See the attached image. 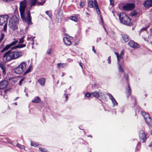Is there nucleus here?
I'll use <instances>...</instances> for the list:
<instances>
[{
	"label": "nucleus",
	"mask_w": 152,
	"mask_h": 152,
	"mask_svg": "<svg viewBox=\"0 0 152 152\" xmlns=\"http://www.w3.org/2000/svg\"><path fill=\"white\" fill-rule=\"evenodd\" d=\"M26 4L27 1L26 0L21 2L20 3L19 10L20 16L23 21L29 26L32 25L33 23L31 22V17L30 11H28L27 13H24Z\"/></svg>",
	"instance_id": "f257e3e1"
},
{
	"label": "nucleus",
	"mask_w": 152,
	"mask_h": 152,
	"mask_svg": "<svg viewBox=\"0 0 152 152\" xmlns=\"http://www.w3.org/2000/svg\"><path fill=\"white\" fill-rule=\"evenodd\" d=\"M22 53L17 50L14 51L9 50L3 56V57L5 58L6 60L9 61L18 58L21 56Z\"/></svg>",
	"instance_id": "f03ea898"
},
{
	"label": "nucleus",
	"mask_w": 152,
	"mask_h": 152,
	"mask_svg": "<svg viewBox=\"0 0 152 152\" xmlns=\"http://www.w3.org/2000/svg\"><path fill=\"white\" fill-rule=\"evenodd\" d=\"M121 22L127 26H130L131 24V19L124 13L121 12L118 15Z\"/></svg>",
	"instance_id": "7ed1b4c3"
},
{
	"label": "nucleus",
	"mask_w": 152,
	"mask_h": 152,
	"mask_svg": "<svg viewBox=\"0 0 152 152\" xmlns=\"http://www.w3.org/2000/svg\"><path fill=\"white\" fill-rule=\"evenodd\" d=\"M19 20L15 16L10 18L9 21L8 26L12 30H14L18 28L17 24L18 23Z\"/></svg>",
	"instance_id": "20e7f679"
},
{
	"label": "nucleus",
	"mask_w": 152,
	"mask_h": 152,
	"mask_svg": "<svg viewBox=\"0 0 152 152\" xmlns=\"http://www.w3.org/2000/svg\"><path fill=\"white\" fill-rule=\"evenodd\" d=\"M26 63L25 62H22L19 65L14 69L15 73L19 74L23 72L26 68Z\"/></svg>",
	"instance_id": "39448f33"
},
{
	"label": "nucleus",
	"mask_w": 152,
	"mask_h": 152,
	"mask_svg": "<svg viewBox=\"0 0 152 152\" xmlns=\"http://www.w3.org/2000/svg\"><path fill=\"white\" fill-rule=\"evenodd\" d=\"M134 4L133 3H127L123 6L122 9L126 11H129L134 8Z\"/></svg>",
	"instance_id": "423d86ee"
},
{
	"label": "nucleus",
	"mask_w": 152,
	"mask_h": 152,
	"mask_svg": "<svg viewBox=\"0 0 152 152\" xmlns=\"http://www.w3.org/2000/svg\"><path fill=\"white\" fill-rule=\"evenodd\" d=\"M139 137L140 140L142 142H145L146 140V137L144 132L142 130L140 131L139 133Z\"/></svg>",
	"instance_id": "0eeeda50"
},
{
	"label": "nucleus",
	"mask_w": 152,
	"mask_h": 152,
	"mask_svg": "<svg viewBox=\"0 0 152 152\" xmlns=\"http://www.w3.org/2000/svg\"><path fill=\"white\" fill-rule=\"evenodd\" d=\"M9 17L7 15L0 16V26H1L6 23H7Z\"/></svg>",
	"instance_id": "6e6552de"
},
{
	"label": "nucleus",
	"mask_w": 152,
	"mask_h": 152,
	"mask_svg": "<svg viewBox=\"0 0 152 152\" xmlns=\"http://www.w3.org/2000/svg\"><path fill=\"white\" fill-rule=\"evenodd\" d=\"M17 42V41H15L12 42L11 44L6 45L5 47L3 48L2 50L1 51V52H3L4 51L7 50L11 47L15 45Z\"/></svg>",
	"instance_id": "1a4fd4ad"
},
{
	"label": "nucleus",
	"mask_w": 152,
	"mask_h": 152,
	"mask_svg": "<svg viewBox=\"0 0 152 152\" xmlns=\"http://www.w3.org/2000/svg\"><path fill=\"white\" fill-rule=\"evenodd\" d=\"M8 85V81L4 80L0 82V89H4L6 88Z\"/></svg>",
	"instance_id": "9d476101"
},
{
	"label": "nucleus",
	"mask_w": 152,
	"mask_h": 152,
	"mask_svg": "<svg viewBox=\"0 0 152 152\" xmlns=\"http://www.w3.org/2000/svg\"><path fill=\"white\" fill-rule=\"evenodd\" d=\"M128 45L132 48H137L139 47V45L135 43L133 41H130L128 43Z\"/></svg>",
	"instance_id": "9b49d317"
},
{
	"label": "nucleus",
	"mask_w": 152,
	"mask_h": 152,
	"mask_svg": "<svg viewBox=\"0 0 152 152\" xmlns=\"http://www.w3.org/2000/svg\"><path fill=\"white\" fill-rule=\"evenodd\" d=\"M143 5L145 8L152 7V0H147L143 3Z\"/></svg>",
	"instance_id": "f8f14e48"
},
{
	"label": "nucleus",
	"mask_w": 152,
	"mask_h": 152,
	"mask_svg": "<svg viewBox=\"0 0 152 152\" xmlns=\"http://www.w3.org/2000/svg\"><path fill=\"white\" fill-rule=\"evenodd\" d=\"M94 6L97 13L98 14H99L100 13V12L96 0H94Z\"/></svg>",
	"instance_id": "ddd939ff"
},
{
	"label": "nucleus",
	"mask_w": 152,
	"mask_h": 152,
	"mask_svg": "<svg viewBox=\"0 0 152 152\" xmlns=\"http://www.w3.org/2000/svg\"><path fill=\"white\" fill-rule=\"evenodd\" d=\"M114 53L116 56L118 64L120 63L121 60L123 58L124 56L119 55L118 53L116 52H114Z\"/></svg>",
	"instance_id": "4468645a"
},
{
	"label": "nucleus",
	"mask_w": 152,
	"mask_h": 152,
	"mask_svg": "<svg viewBox=\"0 0 152 152\" xmlns=\"http://www.w3.org/2000/svg\"><path fill=\"white\" fill-rule=\"evenodd\" d=\"M64 42L67 45H70L71 44V42L70 39L67 37H64L63 39Z\"/></svg>",
	"instance_id": "2eb2a0df"
},
{
	"label": "nucleus",
	"mask_w": 152,
	"mask_h": 152,
	"mask_svg": "<svg viewBox=\"0 0 152 152\" xmlns=\"http://www.w3.org/2000/svg\"><path fill=\"white\" fill-rule=\"evenodd\" d=\"M45 79L44 78H40L38 80V82L42 86H43L45 85Z\"/></svg>",
	"instance_id": "dca6fc26"
},
{
	"label": "nucleus",
	"mask_w": 152,
	"mask_h": 152,
	"mask_svg": "<svg viewBox=\"0 0 152 152\" xmlns=\"http://www.w3.org/2000/svg\"><path fill=\"white\" fill-rule=\"evenodd\" d=\"M63 11L61 10H59L57 15V18L61 20L62 17Z\"/></svg>",
	"instance_id": "f3484780"
},
{
	"label": "nucleus",
	"mask_w": 152,
	"mask_h": 152,
	"mask_svg": "<svg viewBox=\"0 0 152 152\" xmlns=\"http://www.w3.org/2000/svg\"><path fill=\"white\" fill-rule=\"evenodd\" d=\"M41 101V99L40 97L38 96H36L35 97L34 99L32 101L33 103H38Z\"/></svg>",
	"instance_id": "a211bd4d"
},
{
	"label": "nucleus",
	"mask_w": 152,
	"mask_h": 152,
	"mask_svg": "<svg viewBox=\"0 0 152 152\" xmlns=\"http://www.w3.org/2000/svg\"><path fill=\"white\" fill-rule=\"evenodd\" d=\"M142 115L143 116L145 120V121L146 119H148L150 117L149 116L148 113H147L145 112H142L141 113Z\"/></svg>",
	"instance_id": "6ab92c4d"
},
{
	"label": "nucleus",
	"mask_w": 152,
	"mask_h": 152,
	"mask_svg": "<svg viewBox=\"0 0 152 152\" xmlns=\"http://www.w3.org/2000/svg\"><path fill=\"white\" fill-rule=\"evenodd\" d=\"M145 121L149 126L152 127V120L151 119L150 117L146 119Z\"/></svg>",
	"instance_id": "aec40b11"
},
{
	"label": "nucleus",
	"mask_w": 152,
	"mask_h": 152,
	"mask_svg": "<svg viewBox=\"0 0 152 152\" xmlns=\"http://www.w3.org/2000/svg\"><path fill=\"white\" fill-rule=\"evenodd\" d=\"M37 0H30L29 5L30 7L34 6L37 2Z\"/></svg>",
	"instance_id": "412c9836"
},
{
	"label": "nucleus",
	"mask_w": 152,
	"mask_h": 152,
	"mask_svg": "<svg viewBox=\"0 0 152 152\" xmlns=\"http://www.w3.org/2000/svg\"><path fill=\"white\" fill-rule=\"evenodd\" d=\"M88 6L90 8L94 7V1L92 0H88L87 1Z\"/></svg>",
	"instance_id": "4be33fe9"
},
{
	"label": "nucleus",
	"mask_w": 152,
	"mask_h": 152,
	"mask_svg": "<svg viewBox=\"0 0 152 152\" xmlns=\"http://www.w3.org/2000/svg\"><path fill=\"white\" fill-rule=\"evenodd\" d=\"M119 67H118V71L120 72H124V69L121 64L120 63L118 64Z\"/></svg>",
	"instance_id": "5701e85b"
},
{
	"label": "nucleus",
	"mask_w": 152,
	"mask_h": 152,
	"mask_svg": "<svg viewBox=\"0 0 152 152\" xmlns=\"http://www.w3.org/2000/svg\"><path fill=\"white\" fill-rule=\"evenodd\" d=\"M57 66L58 68H61L66 67V64L64 63H58L57 64Z\"/></svg>",
	"instance_id": "b1692460"
},
{
	"label": "nucleus",
	"mask_w": 152,
	"mask_h": 152,
	"mask_svg": "<svg viewBox=\"0 0 152 152\" xmlns=\"http://www.w3.org/2000/svg\"><path fill=\"white\" fill-rule=\"evenodd\" d=\"M122 37L123 39L125 42H127L129 41V37L127 35L123 34L122 36Z\"/></svg>",
	"instance_id": "393cba45"
},
{
	"label": "nucleus",
	"mask_w": 152,
	"mask_h": 152,
	"mask_svg": "<svg viewBox=\"0 0 152 152\" xmlns=\"http://www.w3.org/2000/svg\"><path fill=\"white\" fill-rule=\"evenodd\" d=\"M77 17L74 16H71L70 17V19L74 21L77 22V17H78L79 16V15L77 14L76 15Z\"/></svg>",
	"instance_id": "a878e982"
},
{
	"label": "nucleus",
	"mask_w": 152,
	"mask_h": 152,
	"mask_svg": "<svg viewBox=\"0 0 152 152\" xmlns=\"http://www.w3.org/2000/svg\"><path fill=\"white\" fill-rule=\"evenodd\" d=\"M92 94L96 98L98 97L99 96V94L97 91H95L92 93Z\"/></svg>",
	"instance_id": "bb28decb"
},
{
	"label": "nucleus",
	"mask_w": 152,
	"mask_h": 152,
	"mask_svg": "<svg viewBox=\"0 0 152 152\" xmlns=\"http://www.w3.org/2000/svg\"><path fill=\"white\" fill-rule=\"evenodd\" d=\"M127 95H128V96L129 97L131 93V90L129 87V85H128V87L127 88Z\"/></svg>",
	"instance_id": "cd10ccee"
},
{
	"label": "nucleus",
	"mask_w": 152,
	"mask_h": 152,
	"mask_svg": "<svg viewBox=\"0 0 152 152\" xmlns=\"http://www.w3.org/2000/svg\"><path fill=\"white\" fill-rule=\"evenodd\" d=\"M34 37L32 38L31 36H28L27 38V41L31 40L33 42L32 45H33L34 43Z\"/></svg>",
	"instance_id": "c85d7f7f"
},
{
	"label": "nucleus",
	"mask_w": 152,
	"mask_h": 152,
	"mask_svg": "<svg viewBox=\"0 0 152 152\" xmlns=\"http://www.w3.org/2000/svg\"><path fill=\"white\" fill-rule=\"evenodd\" d=\"M32 69V66L30 65L28 69L26 71V72H24V74H26L27 73H28L29 72H30L31 71V69Z\"/></svg>",
	"instance_id": "c756f323"
},
{
	"label": "nucleus",
	"mask_w": 152,
	"mask_h": 152,
	"mask_svg": "<svg viewBox=\"0 0 152 152\" xmlns=\"http://www.w3.org/2000/svg\"><path fill=\"white\" fill-rule=\"evenodd\" d=\"M107 95L109 96V99L111 100V101L115 99L113 95L110 94L108 93Z\"/></svg>",
	"instance_id": "7c9ffc66"
},
{
	"label": "nucleus",
	"mask_w": 152,
	"mask_h": 152,
	"mask_svg": "<svg viewBox=\"0 0 152 152\" xmlns=\"http://www.w3.org/2000/svg\"><path fill=\"white\" fill-rule=\"evenodd\" d=\"M113 106H116L118 105V103L116 101L115 99H114L112 101Z\"/></svg>",
	"instance_id": "2f4dec72"
},
{
	"label": "nucleus",
	"mask_w": 152,
	"mask_h": 152,
	"mask_svg": "<svg viewBox=\"0 0 152 152\" xmlns=\"http://www.w3.org/2000/svg\"><path fill=\"white\" fill-rule=\"evenodd\" d=\"M31 145L32 146H34V147H37V146L39 144L37 142H31Z\"/></svg>",
	"instance_id": "473e14b6"
},
{
	"label": "nucleus",
	"mask_w": 152,
	"mask_h": 152,
	"mask_svg": "<svg viewBox=\"0 0 152 152\" xmlns=\"http://www.w3.org/2000/svg\"><path fill=\"white\" fill-rule=\"evenodd\" d=\"M17 146L20 148L22 149H25V147L24 145H20V144H18L17 145Z\"/></svg>",
	"instance_id": "72a5a7b5"
},
{
	"label": "nucleus",
	"mask_w": 152,
	"mask_h": 152,
	"mask_svg": "<svg viewBox=\"0 0 152 152\" xmlns=\"http://www.w3.org/2000/svg\"><path fill=\"white\" fill-rule=\"evenodd\" d=\"M85 3L83 1H81L80 3V8H82L83 7L84 5H85Z\"/></svg>",
	"instance_id": "f704fd0d"
},
{
	"label": "nucleus",
	"mask_w": 152,
	"mask_h": 152,
	"mask_svg": "<svg viewBox=\"0 0 152 152\" xmlns=\"http://www.w3.org/2000/svg\"><path fill=\"white\" fill-rule=\"evenodd\" d=\"M24 38L25 37L23 36L22 38L20 39L19 42V43H23L24 42Z\"/></svg>",
	"instance_id": "c9c22d12"
},
{
	"label": "nucleus",
	"mask_w": 152,
	"mask_h": 152,
	"mask_svg": "<svg viewBox=\"0 0 152 152\" xmlns=\"http://www.w3.org/2000/svg\"><path fill=\"white\" fill-rule=\"evenodd\" d=\"M45 13L46 14L48 15L49 18H51L52 17V15L48 11H47L45 12Z\"/></svg>",
	"instance_id": "e433bc0d"
},
{
	"label": "nucleus",
	"mask_w": 152,
	"mask_h": 152,
	"mask_svg": "<svg viewBox=\"0 0 152 152\" xmlns=\"http://www.w3.org/2000/svg\"><path fill=\"white\" fill-rule=\"evenodd\" d=\"M39 150L40 151L42 152H47V151L44 148H39Z\"/></svg>",
	"instance_id": "4c0bfd02"
},
{
	"label": "nucleus",
	"mask_w": 152,
	"mask_h": 152,
	"mask_svg": "<svg viewBox=\"0 0 152 152\" xmlns=\"http://www.w3.org/2000/svg\"><path fill=\"white\" fill-rule=\"evenodd\" d=\"M7 23H4V25L3 28L4 30L5 31L7 30Z\"/></svg>",
	"instance_id": "58836bf2"
},
{
	"label": "nucleus",
	"mask_w": 152,
	"mask_h": 152,
	"mask_svg": "<svg viewBox=\"0 0 152 152\" xmlns=\"http://www.w3.org/2000/svg\"><path fill=\"white\" fill-rule=\"evenodd\" d=\"M51 51L52 50L51 48H49L48 50L47 51L46 53L48 54H50Z\"/></svg>",
	"instance_id": "ea45409f"
},
{
	"label": "nucleus",
	"mask_w": 152,
	"mask_h": 152,
	"mask_svg": "<svg viewBox=\"0 0 152 152\" xmlns=\"http://www.w3.org/2000/svg\"><path fill=\"white\" fill-rule=\"evenodd\" d=\"M2 70L3 73L4 75H5L6 73V71L5 67L3 68V69H2Z\"/></svg>",
	"instance_id": "a19ab883"
},
{
	"label": "nucleus",
	"mask_w": 152,
	"mask_h": 152,
	"mask_svg": "<svg viewBox=\"0 0 152 152\" xmlns=\"http://www.w3.org/2000/svg\"><path fill=\"white\" fill-rule=\"evenodd\" d=\"M91 96V94L90 93H87L85 94V96L87 97H90Z\"/></svg>",
	"instance_id": "79ce46f5"
},
{
	"label": "nucleus",
	"mask_w": 152,
	"mask_h": 152,
	"mask_svg": "<svg viewBox=\"0 0 152 152\" xmlns=\"http://www.w3.org/2000/svg\"><path fill=\"white\" fill-rule=\"evenodd\" d=\"M0 67L2 69L5 67V66L3 64L0 63Z\"/></svg>",
	"instance_id": "37998d69"
},
{
	"label": "nucleus",
	"mask_w": 152,
	"mask_h": 152,
	"mask_svg": "<svg viewBox=\"0 0 152 152\" xmlns=\"http://www.w3.org/2000/svg\"><path fill=\"white\" fill-rule=\"evenodd\" d=\"M107 60L108 61V63L110 64L111 61V56H110L108 57Z\"/></svg>",
	"instance_id": "c03bdc74"
},
{
	"label": "nucleus",
	"mask_w": 152,
	"mask_h": 152,
	"mask_svg": "<svg viewBox=\"0 0 152 152\" xmlns=\"http://www.w3.org/2000/svg\"><path fill=\"white\" fill-rule=\"evenodd\" d=\"M24 78H23L22 79L20 80V82H19V85L20 86L21 85H22V82L24 81Z\"/></svg>",
	"instance_id": "a18cd8bd"
},
{
	"label": "nucleus",
	"mask_w": 152,
	"mask_h": 152,
	"mask_svg": "<svg viewBox=\"0 0 152 152\" xmlns=\"http://www.w3.org/2000/svg\"><path fill=\"white\" fill-rule=\"evenodd\" d=\"M124 50H122L121 52V53L119 55L123 56H124Z\"/></svg>",
	"instance_id": "49530a36"
},
{
	"label": "nucleus",
	"mask_w": 152,
	"mask_h": 152,
	"mask_svg": "<svg viewBox=\"0 0 152 152\" xmlns=\"http://www.w3.org/2000/svg\"><path fill=\"white\" fill-rule=\"evenodd\" d=\"M3 2H9L11 1H13V0H2Z\"/></svg>",
	"instance_id": "de8ad7c7"
},
{
	"label": "nucleus",
	"mask_w": 152,
	"mask_h": 152,
	"mask_svg": "<svg viewBox=\"0 0 152 152\" xmlns=\"http://www.w3.org/2000/svg\"><path fill=\"white\" fill-rule=\"evenodd\" d=\"M45 1H44L43 2H39L38 3V4L39 5H42L44 4L45 3Z\"/></svg>",
	"instance_id": "09e8293b"
},
{
	"label": "nucleus",
	"mask_w": 152,
	"mask_h": 152,
	"mask_svg": "<svg viewBox=\"0 0 152 152\" xmlns=\"http://www.w3.org/2000/svg\"><path fill=\"white\" fill-rule=\"evenodd\" d=\"M64 95L65 96V98H66V99L65 101H66L68 100L67 98H68V96L67 95L65 94H64Z\"/></svg>",
	"instance_id": "8fccbe9b"
},
{
	"label": "nucleus",
	"mask_w": 152,
	"mask_h": 152,
	"mask_svg": "<svg viewBox=\"0 0 152 152\" xmlns=\"http://www.w3.org/2000/svg\"><path fill=\"white\" fill-rule=\"evenodd\" d=\"M25 46H26L25 44H23L21 45L20 48H23V47H25Z\"/></svg>",
	"instance_id": "3c124183"
},
{
	"label": "nucleus",
	"mask_w": 152,
	"mask_h": 152,
	"mask_svg": "<svg viewBox=\"0 0 152 152\" xmlns=\"http://www.w3.org/2000/svg\"><path fill=\"white\" fill-rule=\"evenodd\" d=\"M113 4L114 1H110V5H113Z\"/></svg>",
	"instance_id": "603ef678"
},
{
	"label": "nucleus",
	"mask_w": 152,
	"mask_h": 152,
	"mask_svg": "<svg viewBox=\"0 0 152 152\" xmlns=\"http://www.w3.org/2000/svg\"><path fill=\"white\" fill-rule=\"evenodd\" d=\"M79 65L80 66V67H81L82 69H83V66L82 64L81 63H79Z\"/></svg>",
	"instance_id": "864d4df0"
},
{
	"label": "nucleus",
	"mask_w": 152,
	"mask_h": 152,
	"mask_svg": "<svg viewBox=\"0 0 152 152\" xmlns=\"http://www.w3.org/2000/svg\"><path fill=\"white\" fill-rule=\"evenodd\" d=\"M128 75H126V80L127 81H128Z\"/></svg>",
	"instance_id": "5fc2aeb1"
},
{
	"label": "nucleus",
	"mask_w": 152,
	"mask_h": 152,
	"mask_svg": "<svg viewBox=\"0 0 152 152\" xmlns=\"http://www.w3.org/2000/svg\"><path fill=\"white\" fill-rule=\"evenodd\" d=\"M17 48H18V47L17 46H14L12 48V49H15Z\"/></svg>",
	"instance_id": "6e6d98bb"
},
{
	"label": "nucleus",
	"mask_w": 152,
	"mask_h": 152,
	"mask_svg": "<svg viewBox=\"0 0 152 152\" xmlns=\"http://www.w3.org/2000/svg\"><path fill=\"white\" fill-rule=\"evenodd\" d=\"M92 50L94 53H95L96 52V50H95V49H94V46L92 47Z\"/></svg>",
	"instance_id": "4d7b16f0"
},
{
	"label": "nucleus",
	"mask_w": 152,
	"mask_h": 152,
	"mask_svg": "<svg viewBox=\"0 0 152 152\" xmlns=\"http://www.w3.org/2000/svg\"><path fill=\"white\" fill-rule=\"evenodd\" d=\"M152 146V142H151L149 144V147H151Z\"/></svg>",
	"instance_id": "13d9d810"
},
{
	"label": "nucleus",
	"mask_w": 152,
	"mask_h": 152,
	"mask_svg": "<svg viewBox=\"0 0 152 152\" xmlns=\"http://www.w3.org/2000/svg\"><path fill=\"white\" fill-rule=\"evenodd\" d=\"M131 15H132V16H133L136 15V14L135 13H131Z\"/></svg>",
	"instance_id": "bf43d9fd"
},
{
	"label": "nucleus",
	"mask_w": 152,
	"mask_h": 152,
	"mask_svg": "<svg viewBox=\"0 0 152 152\" xmlns=\"http://www.w3.org/2000/svg\"><path fill=\"white\" fill-rule=\"evenodd\" d=\"M101 21H102V23H103V20L102 18V17H101Z\"/></svg>",
	"instance_id": "052dcab7"
},
{
	"label": "nucleus",
	"mask_w": 152,
	"mask_h": 152,
	"mask_svg": "<svg viewBox=\"0 0 152 152\" xmlns=\"http://www.w3.org/2000/svg\"><path fill=\"white\" fill-rule=\"evenodd\" d=\"M140 144L138 143L137 145V146H140Z\"/></svg>",
	"instance_id": "680f3d73"
},
{
	"label": "nucleus",
	"mask_w": 152,
	"mask_h": 152,
	"mask_svg": "<svg viewBox=\"0 0 152 152\" xmlns=\"http://www.w3.org/2000/svg\"><path fill=\"white\" fill-rule=\"evenodd\" d=\"M64 75V73H62L61 76H62V77H63Z\"/></svg>",
	"instance_id": "e2e57ef3"
},
{
	"label": "nucleus",
	"mask_w": 152,
	"mask_h": 152,
	"mask_svg": "<svg viewBox=\"0 0 152 152\" xmlns=\"http://www.w3.org/2000/svg\"><path fill=\"white\" fill-rule=\"evenodd\" d=\"M18 98V97H17L14 100H15V101L16 100H17V99Z\"/></svg>",
	"instance_id": "0e129e2a"
},
{
	"label": "nucleus",
	"mask_w": 152,
	"mask_h": 152,
	"mask_svg": "<svg viewBox=\"0 0 152 152\" xmlns=\"http://www.w3.org/2000/svg\"><path fill=\"white\" fill-rule=\"evenodd\" d=\"M14 104L15 105H17V104L16 102Z\"/></svg>",
	"instance_id": "69168bd1"
},
{
	"label": "nucleus",
	"mask_w": 152,
	"mask_h": 152,
	"mask_svg": "<svg viewBox=\"0 0 152 152\" xmlns=\"http://www.w3.org/2000/svg\"><path fill=\"white\" fill-rule=\"evenodd\" d=\"M26 96H28V93H26Z\"/></svg>",
	"instance_id": "338daca9"
},
{
	"label": "nucleus",
	"mask_w": 152,
	"mask_h": 152,
	"mask_svg": "<svg viewBox=\"0 0 152 152\" xmlns=\"http://www.w3.org/2000/svg\"><path fill=\"white\" fill-rule=\"evenodd\" d=\"M100 39H100V38H98V39H97V40H100Z\"/></svg>",
	"instance_id": "774afa93"
}]
</instances>
